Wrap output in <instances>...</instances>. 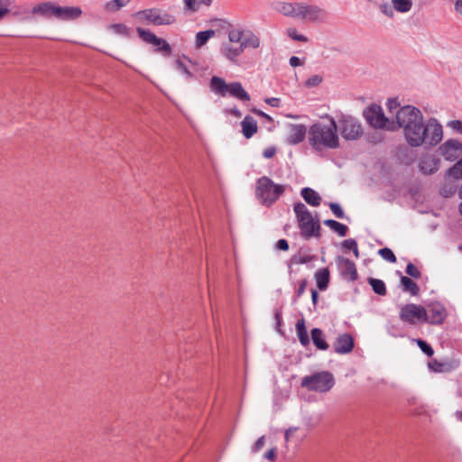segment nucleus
<instances>
[{
	"instance_id": "nucleus-19",
	"label": "nucleus",
	"mask_w": 462,
	"mask_h": 462,
	"mask_svg": "<svg viewBox=\"0 0 462 462\" xmlns=\"http://www.w3.org/2000/svg\"><path fill=\"white\" fill-rule=\"evenodd\" d=\"M56 7L54 2H42L32 7V14L46 19L55 18Z\"/></svg>"
},
{
	"instance_id": "nucleus-33",
	"label": "nucleus",
	"mask_w": 462,
	"mask_h": 462,
	"mask_svg": "<svg viewBox=\"0 0 462 462\" xmlns=\"http://www.w3.org/2000/svg\"><path fill=\"white\" fill-rule=\"evenodd\" d=\"M401 284L403 291L410 292L413 296L418 294L419 287L411 278L402 276Z\"/></svg>"
},
{
	"instance_id": "nucleus-11",
	"label": "nucleus",
	"mask_w": 462,
	"mask_h": 462,
	"mask_svg": "<svg viewBox=\"0 0 462 462\" xmlns=\"http://www.w3.org/2000/svg\"><path fill=\"white\" fill-rule=\"evenodd\" d=\"M400 319L411 325L425 322L426 309L413 303L406 304L401 309Z\"/></svg>"
},
{
	"instance_id": "nucleus-21",
	"label": "nucleus",
	"mask_w": 462,
	"mask_h": 462,
	"mask_svg": "<svg viewBox=\"0 0 462 462\" xmlns=\"http://www.w3.org/2000/svg\"><path fill=\"white\" fill-rule=\"evenodd\" d=\"M228 85L222 78L217 76H213L209 81L210 90L221 97H225L227 94Z\"/></svg>"
},
{
	"instance_id": "nucleus-42",
	"label": "nucleus",
	"mask_w": 462,
	"mask_h": 462,
	"mask_svg": "<svg viewBox=\"0 0 462 462\" xmlns=\"http://www.w3.org/2000/svg\"><path fill=\"white\" fill-rule=\"evenodd\" d=\"M416 342H417L418 346L427 356H433L434 350L426 341H424L422 339H416Z\"/></svg>"
},
{
	"instance_id": "nucleus-35",
	"label": "nucleus",
	"mask_w": 462,
	"mask_h": 462,
	"mask_svg": "<svg viewBox=\"0 0 462 462\" xmlns=\"http://www.w3.org/2000/svg\"><path fill=\"white\" fill-rule=\"evenodd\" d=\"M393 7L399 13H407L412 7V0H392Z\"/></svg>"
},
{
	"instance_id": "nucleus-30",
	"label": "nucleus",
	"mask_w": 462,
	"mask_h": 462,
	"mask_svg": "<svg viewBox=\"0 0 462 462\" xmlns=\"http://www.w3.org/2000/svg\"><path fill=\"white\" fill-rule=\"evenodd\" d=\"M324 225L328 226L334 232H336L339 236H346L347 233V226L342 223H339L333 219H327L324 221Z\"/></svg>"
},
{
	"instance_id": "nucleus-26",
	"label": "nucleus",
	"mask_w": 462,
	"mask_h": 462,
	"mask_svg": "<svg viewBox=\"0 0 462 462\" xmlns=\"http://www.w3.org/2000/svg\"><path fill=\"white\" fill-rule=\"evenodd\" d=\"M315 280L318 288L320 291H325L329 282V271L328 268H322L316 272L315 273Z\"/></svg>"
},
{
	"instance_id": "nucleus-43",
	"label": "nucleus",
	"mask_w": 462,
	"mask_h": 462,
	"mask_svg": "<svg viewBox=\"0 0 462 462\" xmlns=\"http://www.w3.org/2000/svg\"><path fill=\"white\" fill-rule=\"evenodd\" d=\"M287 34L289 37H291L294 41L302 42H308V38L303 34H300L297 32V30L294 28H289L287 30Z\"/></svg>"
},
{
	"instance_id": "nucleus-52",
	"label": "nucleus",
	"mask_w": 462,
	"mask_h": 462,
	"mask_svg": "<svg viewBox=\"0 0 462 462\" xmlns=\"http://www.w3.org/2000/svg\"><path fill=\"white\" fill-rule=\"evenodd\" d=\"M275 247L278 250L287 251L289 249V243L286 239H280L277 241Z\"/></svg>"
},
{
	"instance_id": "nucleus-28",
	"label": "nucleus",
	"mask_w": 462,
	"mask_h": 462,
	"mask_svg": "<svg viewBox=\"0 0 462 462\" xmlns=\"http://www.w3.org/2000/svg\"><path fill=\"white\" fill-rule=\"evenodd\" d=\"M136 32L138 33V36L146 43L148 44H153V43H160V38L157 37L152 32L147 29H143L141 27L136 28Z\"/></svg>"
},
{
	"instance_id": "nucleus-10",
	"label": "nucleus",
	"mask_w": 462,
	"mask_h": 462,
	"mask_svg": "<svg viewBox=\"0 0 462 462\" xmlns=\"http://www.w3.org/2000/svg\"><path fill=\"white\" fill-rule=\"evenodd\" d=\"M328 13L325 9L315 5L300 3L298 9V19L310 23H324L328 19Z\"/></svg>"
},
{
	"instance_id": "nucleus-57",
	"label": "nucleus",
	"mask_w": 462,
	"mask_h": 462,
	"mask_svg": "<svg viewBox=\"0 0 462 462\" xmlns=\"http://www.w3.org/2000/svg\"><path fill=\"white\" fill-rule=\"evenodd\" d=\"M306 286H307V281L306 280H302L300 282L299 288H298V290L296 291V296L297 297H300L304 293V291L306 290Z\"/></svg>"
},
{
	"instance_id": "nucleus-56",
	"label": "nucleus",
	"mask_w": 462,
	"mask_h": 462,
	"mask_svg": "<svg viewBox=\"0 0 462 462\" xmlns=\"http://www.w3.org/2000/svg\"><path fill=\"white\" fill-rule=\"evenodd\" d=\"M298 430V428L297 427H291V428H289L286 431H285V435H284V438H285V440L288 442L291 439L293 434Z\"/></svg>"
},
{
	"instance_id": "nucleus-53",
	"label": "nucleus",
	"mask_w": 462,
	"mask_h": 462,
	"mask_svg": "<svg viewBox=\"0 0 462 462\" xmlns=\"http://www.w3.org/2000/svg\"><path fill=\"white\" fill-rule=\"evenodd\" d=\"M276 149L273 146L268 147L263 150V156L266 159H271L274 156Z\"/></svg>"
},
{
	"instance_id": "nucleus-40",
	"label": "nucleus",
	"mask_w": 462,
	"mask_h": 462,
	"mask_svg": "<svg viewBox=\"0 0 462 462\" xmlns=\"http://www.w3.org/2000/svg\"><path fill=\"white\" fill-rule=\"evenodd\" d=\"M176 69L179 70L181 74H183L187 79H192L194 78L193 74L189 71L187 65L181 60H177L176 61Z\"/></svg>"
},
{
	"instance_id": "nucleus-34",
	"label": "nucleus",
	"mask_w": 462,
	"mask_h": 462,
	"mask_svg": "<svg viewBox=\"0 0 462 462\" xmlns=\"http://www.w3.org/2000/svg\"><path fill=\"white\" fill-rule=\"evenodd\" d=\"M368 283L371 285L374 293L384 296L386 294V286L383 281L376 278H369Z\"/></svg>"
},
{
	"instance_id": "nucleus-5",
	"label": "nucleus",
	"mask_w": 462,
	"mask_h": 462,
	"mask_svg": "<svg viewBox=\"0 0 462 462\" xmlns=\"http://www.w3.org/2000/svg\"><path fill=\"white\" fill-rule=\"evenodd\" d=\"M295 212L300 235L305 239H310L313 236L319 237L320 236V225L319 219L314 220L311 213L308 208L301 202L296 203L293 207Z\"/></svg>"
},
{
	"instance_id": "nucleus-50",
	"label": "nucleus",
	"mask_w": 462,
	"mask_h": 462,
	"mask_svg": "<svg viewBox=\"0 0 462 462\" xmlns=\"http://www.w3.org/2000/svg\"><path fill=\"white\" fill-rule=\"evenodd\" d=\"M448 126L450 127L452 130L462 134V121L460 120H452L448 123Z\"/></svg>"
},
{
	"instance_id": "nucleus-36",
	"label": "nucleus",
	"mask_w": 462,
	"mask_h": 462,
	"mask_svg": "<svg viewBox=\"0 0 462 462\" xmlns=\"http://www.w3.org/2000/svg\"><path fill=\"white\" fill-rule=\"evenodd\" d=\"M446 176L454 180H462V158L448 170Z\"/></svg>"
},
{
	"instance_id": "nucleus-32",
	"label": "nucleus",
	"mask_w": 462,
	"mask_h": 462,
	"mask_svg": "<svg viewBox=\"0 0 462 462\" xmlns=\"http://www.w3.org/2000/svg\"><path fill=\"white\" fill-rule=\"evenodd\" d=\"M313 260H314L313 255H310L308 254L298 253L291 257L288 265H289V268L291 269L292 265L308 263Z\"/></svg>"
},
{
	"instance_id": "nucleus-9",
	"label": "nucleus",
	"mask_w": 462,
	"mask_h": 462,
	"mask_svg": "<svg viewBox=\"0 0 462 462\" xmlns=\"http://www.w3.org/2000/svg\"><path fill=\"white\" fill-rule=\"evenodd\" d=\"M342 137L346 140H357L363 134V129L358 120L350 116H343L338 120V126Z\"/></svg>"
},
{
	"instance_id": "nucleus-15",
	"label": "nucleus",
	"mask_w": 462,
	"mask_h": 462,
	"mask_svg": "<svg viewBox=\"0 0 462 462\" xmlns=\"http://www.w3.org/2000/svg\"><path fill=\"white\" fill-rule=\"evenodd\" d=\"M440 160L433 154L424 155L420 162L419 169L425 175H431L435 173L439 168Z\"/></svg>"
},
{
	"instance_id": "nucleus-51",
	"label": "nucleus",
	"mask_w": 462,
	"mask_h": 462,
	"mask_svg": "<svg viewBox=\"0 0 462 462\" xmlns=\"http://www.w3.org/2000/svg\"><path fill=\"white\" fill-rule=\"evenodd\" d=\"M264 443H265V437L264 436H262L260 437L254 443V447L252 448V451L254 453H256L258 452L263 446H264Z\"/></svg>"
},
{
	"instance_id": "nucleus-23",
	"label": "nucleus",
	"mask_w": 462,
	"mask_h": 462,
	"mask_svg": "<svg viewBox=\"0 0 462 462\" xmlns=\"http://www.w3.org/2000/svg\"><path fill=\"white\" fill-rule=\"evenodd\" d=\"M300 195L303 199L312 207H318L321 202V197L311 188H303L300 191Z\"/></svg>"
},
{
	"instance_id": "nucleus-48",
	"label": "nucleus",
	"mask_w": 462,
	"mask_h": 462,
	"mask_svg": "<svg viewBox=\"0 0 462 462\" xmlns=\"http://www.w3.org/2000/svg\"><path fill=\"white\" fill-rule=\"evenodd\" d=\"M322 81V78L319 75H313L310 78H309L306 82L305 86L307 88H314L319 85Z\"/></svg>"
},
{
	"instance_id": "nucleus-14",
	"label": "nucleus",
	"mask_w": 462,
	"mask_h": 462,
	"mask_svg": "<svg viewBox=\"0 0 462 462\" xmlns=\"http://www.w3.org/2000/svg\"><path fill=\"white\" fill-rule=\"evenodd\" d=\"M439 151L445 160L453 162L462 154V143L449 139L440 145Z\"/></svg>"
},
{
	"instance_id": "nucleus-12",
	"label": "nucleus",
	"mask_w": 462,
	"mask_h": 462,
	"mask_svg": "<svg viewBox=\"0 0 462 462\" xmlns=\"http://www.w3.org/2000/svg\"><path fill=\"white\" fill-rule=\"evenodd\" d=\"M336 263L338 272L344 280L354 282L357 279V270L353 261L343 256H337Z\"/></svg>"
},
{
	"instance_id": "nucleus-63",
	"label": "nucleus",
	"mask_w": 462,
	"mask_h": 462,
	"mask_svg": "<svg viewBox=\"0 0 462 462\" xmlns=\"http://www.w3.org/2000/svg\"><path fill=\"white\" fill-rule=\"evenodd\" d=\"M318 297H319V295H318L317 291L314 289L311 290V300H312V302L314 305L317 304Z\"/></svg>"
},
{
	"instance_id": "nucleus-41",
	"label": "nucleus",
	"mask_w": 462,
	"mask_h": 462,
	"mask_svg": "<svg viewBox=\"0 0 462 462\" xmlns=\"http://www.w3.org/2000/svg\"><path fill=\"white\" fill-rule=\"evenodd\" d=\"M378 254L381 255L382 258H383L385 261H387L389 263L396 262V257H395L393 252L388 247L380 249Z\"/></svg>"
},
{
	"instance_id": "nucleus-39",
	"label": "nucleus",
	"mask_w": 462,
	"mask_h": 462,
	"mask_svg": "<svg viewBox=\"0 0 462 462\" xmlns=\"http://www.w3.org/2000/svg\"><path fill=\"white\" fill-rule=\"evenodd\" d=\"M156 49L155 51L165 53L166 55H169L171 51V47L168 43V42L162 38H160V43H153L152 44Z\"/></svg>"
},
{
	"instance_id": "nucleus-24",
	"label": "nucleus",
	"mask_w": 462,
	"mask_h": 462,
	"mask_svg": "<svg viewBox=\"0 0 462 462\" xmlns=\"http://www.w3.org/2000/svg\"><path fill=\"white\" fill-rule=\"evenodd\" d=\"M300 5V3H281L278 5V11L286 16L298 19Z\"/></svg>"
},
{
	"instance_id": "nucleus-18",
	"label": "nucleus",
	"mask_w": 462,
	"mask_h": 462,
	"mask_svg": "<svg viewBox=\"0 0 462 462\" xmlns=\"http://www.w3.org/2000/svg\"><path fill=\"white\" fill-rule=\"evenodd\" d=\"M306 134L307 128L305 125L300 124L290 125L286 142L292 145L298 144L305 139Z\"/></svg>"
},
{
	"instance_id": "nucleus-49",
	"label": "nucleus",
	"mask_w": 462,
	"mask_h": 462,
	"mask_svg": "<svg viewBox=\"0 0 462 462\" xmlns=\"http://www.w3.org/2000/svg\"><path fill=\"white\" fill-rule=\"evenodd\" d=\"M185 8L189 12H197L199 8L198 0H183Z\"/></svg>"
},
{
	"instance_id": "nucleus-3",
	"label": "nucleus",
	"mask_w": 462,
	"mask_h": 462,
	"mask_svg": "<svg viewBox=\"0 0 462 462\" xmlns=\"http://www.w3.org/2000/svg\"><path fill=\"white\" fill-rule=\"evenodd\" d=\"M328 123L317 122L308 132L309 143L316 152L337 149L340 145L337 124L332 116H326Z\"/></svg>"
},
{
	"instance_id": "nucleus-1",
	"label": "nucleus",
	"mask_w": 462,
	"mask_h": 462,
	"mask_svg": "<svg viewBox=\"0 0 462 462\" xmlns=\"http://www.w3.org/2000/svg\"><path fill=\"white\" fill-rule=\"evenodd\" d=\"M396 130L402 128L407 143L411 147L422 144L437 145L442 139V125L435 118L423 122L421 111L413 106H403L395 113Z\"/></svg>"
},
{
	"instance_id": "nucleus-8",
	"label": "nucleus",
	"mask_w": 462,
	"mask_h": 462,
	"mask_svg": "<svg viewBox=\"0 0 462 462\" xmlns=\"http://www.w3.org/2000/svg\"><path fill=\"white\" fill-rule=\"evenodd\" d=\"M364 116L367 123L377 129H385L395 131L396 125L394 121H390L383 114V109L378 105H371L364 110Z\"/></svg>"
},
{
	"instance_id": "nucleus-4",
	"label": "nucleus",
	"mask_w": 462,
	"mask_h": 462,
	"mask_svg": "<svg viewBox=\"0 0 462 462\" xmlns=\"http://www.w3.org/2000/svg\"><path fill=\"white\" fill-rule=\"evenodd\" d=\"M286 185L276 184L269 177L263 176L256 181L255 195L262 205L272 206L285 191Z\"/></svg>"
},
{
	"instance_id": "nucleus-44",
	"label": "nucleus",
	"mask_w": 462,
	"mask_h": 462,
	"mask_svg": "<svg viewBox=\"0 0 462 462\" xmlns=\"http://www.w3.org/2000/svg\"><path fill=\"white\" fill-rule=\"evenodd\" d=\"M429 368L435 373H442L445 371L446 365L437 360H432L428 364Z\"/></svg>"
},
{
	"instance_id": "nucleus-29",
	"label": "nucleus",
	"mask_w": 462,
	"mask_h": 462,
	"mask_svg": "<svg viewBox=\"0 0 462 462\" xmlns=\"http://www.w3.org/2000/svg\"><path fill=\"white\" fill-rule=\"evenodd\" d=\"M216 35V31L215 30H206V31H202V32H199L197 34H196V37H195V45L197 48H201L202 46H204L208 41L214 37Z\"/></svg>"
},
{
	"instance_id": "nucleus-27",
	"label": "nucleus",
	"mask_w": 462,
	"mask_h": 462,
	"mask_svg": "<svg viewBox=\"0 0 462 462\" xmlns=\"http://www.w3.org/2000/svg\"><path fill=\"white\" fill-rule=\"evenodd\" d=\"M296 333L300 344L303 346H306L310 344V337L308 335V331L305 326L304 319H300L296 322Z\"/></svg>"
},
{
	"instance_id": "nucleus-64",
	"label": "nucleus",
	"mask_w": 462,
	"mask_h": 462,
	"mask_svg": "<svg viewBox=\"0 0 462 462\" xmlns=\"http://www.w3.org/2000/svg\"><path fill=\"white\" fill-rule=\"evenodd\" d=\"M199 6L200 5H206L209 6L212 3V0H198Z\"/></svg>"
},
{
	"instance_id": "nucleus-31",
	"label": "nucleus",
	"mask_w": 462,
	"mask_h": 462,
	"mask_svg": "<svg viewBox=\"0 0 462 462\" xmlns=\"http://www.w3.org/2000/svg\"><path fill=\"white\" fill-rule=\"evenodd\" d=\"M131 0H110L105 3L104 10L107 13H116L126 6Z\"/></svg>"
},
{
	"instance_id": "nucleus-59",
	"label": "nucleus",
	"mask_w": 462,
	"mask_h": 462,
	"mask_svg": "<svg viewBox=\"0 0 462 462\" xmlns=\"http://www.w3.org/2000/svg\"><path fill=\"white\" fill-rule=\"evenodd\" d=\"M264 458L270 460V461H273L274 458H275V449L274 448H271L270 450H268L265 454H264Z\"/></svg>"
},
{
	"instance_id": "nucleus-38",
	"label": "nucleus",
	"mask_w": 462,
	"mask_h": 462,
	"mask_svg": "<svg viewBox=\"0 0 462 462\" xmlns=\"http://www.w3.org/2000/svg\"><path fill=\"white\" fill-rule=\"evenodd\" d=\"M342 246L344 249L346 250H351L353 251L355 256L356 258L359 257V251H358V247H357V243L355 239H346L342 242Z\"/></svg>"
},
{
	"instance_id": "nucleus-2",
	"label": "nucleus",
	"mask_w": 462,
	"mask_h": 462,
	"mask_svg": "<svg viewBox=\"0 0 462 462\" xmlns=\"http://www.w3.org/2000/svg\"><path fill=\"white\" fill-rule=\"evenodd\" d=\"M226 33L227 41L221 43L219 52L221 56L234 64L238 62L239 57L245 50L260 47V38L251 30L231 27Z\"/></svg>"
},
{
	"instance_id": "nucleus-6",
	"label": "nucleus",
	"mask_w": 462,
	"mask_h": 462,
	"mask_svg": "<svg viewBox=\"0 0 462 462\" xmlns=\"http://www.w3.org/2000/svg\"><path fill=\"white\" fill-rule=\"evenodd\" d=\"M134 16L143 23L155 26L171 25L176 22L173 14L155 7L138 11L134 14Z\"/></svg>"
},
{
	"instance_id": "nucleus-37",
	"label": "nucleus",
	"mask_w": 462,
	"mask_h": 462,
	"mask_svg": "<svg viewBox=\"0 0 462 462\" xmlns=\"http://www.w3.org/2000/svg\"><path fill=\"white\" fill-rule=\"evenodd\" d=\"M114 33L129 37L130 36V29L124 23H113L108 26Z\"/></svg>"
},
{
	"instance_id": "nucleus-45",
	"label": "nucleus",
	"mask_w": 462,
	"mask_h": 462,
	"mask_svg": "<svg viewBox=\"0 0 462 462\" xmlns=\"http://www.w3.org/2000/svg\"><path fill=\"white\" fill-rule=\"evenodd\" d=\"M380 11L387 17L389 18H393V15H394V13H393V5H389L388 3H383V4H381L380 6Z\"/></svg>"
},
{
	"instance_id": "nucleus-16",
	"label": "nucleus",
	"mask_w": 462,
	"mask_h": 462,
	"mask_svg": "<svg viewBox=\"0 0 462 462\" xmlns=\"http://www.w3.org/2000/svg\"><path fill=\"white\" fill-rule=\"evenodd\" d=\"M82 10L79 6H60L57 5L55 19L60 21H73L80 17Z\"/></svg>"
},
{
	"instance_id": "nucleus-58",
	"label": "nucleus",
	"mask_w": 462,
	"mask_h": 462,
	"mask_svg": "<svg viewBox=\"0 0 462 462\" xmlns=\"http://www.w3.org/2000/svg\"><path fill=\"white\" fill-rule=\"evenodd\" d=\"M289 63L291 67H298L302 65V61L297 56H292L289 60Z\"/></svg>"
},
{
	"instance_id": "nucleus-17",
	"label": "nucleus",
	"mask_w": 462,
	"mask_h": 462,
	"mask_svg": "<svg viewBox=\"0 0 462 462\" xmlns=\"http://www.w3.org/2000/svg\"><path fill=\"white\" fill-rule=\"evenodd\" d=\"M333 347L340 355L350 353L354 348V339L349 334H341L337 337Z\"/></svg>"
},
{
	"instance_id": "nucleus-62",
	"label": "nucleus",
	"mask_w": 462,
	"mask_h": 462,
	"mask_svg": "<svg viewBox=\"0 0 462 462\" xmlns=\"http://www.w3.org/2000/svg\"><path fill=\"white\" fill-rule=\"evenodd\" d=\"M8 12V5H2V6H0V20H2Z\"/></svg>"
},
{
	"instance_id": "nucleus-13",
	"label": "nucleus",
	"mask_w": 462,
	"mask_h": 462,
	"mask_svg": "<svg viewBox=\"0 0 462 462\" xmlns=\"http://www.w3.org/2000/svg\"><path fill=\"white\" fill-rule=\"evenodd\" d=\"M446 317L447 310L445 307L439 302L431 303L426 309L425 322L432 325H439L444 322Z\"/></svg>"
},
{
	"instance_id": "nucleus-22",
	"label": "nucleus",
	"mask_w": 462,
	"mask_h": 462,
	"mask_svg": "<svg viewBox=\"0 0 462 462\" xmlns=\"http://www.w3.org/2000/svg\"><path fill=\"white\" fill-rule=\"evenodd\" d=\"M241 126L243 135L246 139L251 138L254 134H256L258 130L256 120L250 116H245V118L241 122Z\"/></svg>"
},
{
	"instance_id": "nucleus-55",
	"label": "nucleus",
	"mask_w": 462,
	"mask_h": 462,
	"mask_svg": "<svg viewBox=\"0 0 462 462\" xmlns=\"http://www.w3.org/2000/svg\"><path fill=\"white\" fill-rule=\"evenodd\" d=\"M265 102L273 106V107H279L281 105V99L278 97H269L265 99Z\"/></svg>"
},
{
	"instance_id": "nucleus-54",
	"label": "nucleus",
	"mask_w": 462,
	"mask_h": 462,
	"mask_svg": "<svg viewBox=\"0 0 462 462\" xmlns=\"http://www.w3.org/2000/svg\"><path fill=\"white\" fill-rule=\"evenodd\" d=\"M386 106L387 108L392 112L393 110L397 109L400 104L396 98H392L387 101Z\"/></svg>"
},
{
	"instance_id": "nucleus-46",
	"label": "nucleus",
	"mask_w": 462,
	"mask_h": 462,
	"mask_svg": "<svg viewBox=\"0 0 462 462\" xmlns=\"http://www.w3.org/2000/svg\"><path fill=\"white\" fill-rule=\"evenodd\" d=\"M329 208H330L331 211L333 212V214L337 218H343L344 217V216H345L344 210L342 209V208L340 207L339 204L335 203V202H330L329 203Z\"/></svg>"
},
{
	"instance_id": "nucleus-47",
	"label": "nucleus",
	"mask_w": 462,
	"mask_h": 462,
	"mask_svg": "<svg viewBox=\"0 0 462 462\" xmlns=\"http://www.w3.org/2000/svg\"><path fill=\"white\" fill-rule=\"evenodd\" d=\"M406 273L411 277L418 279L420 277V272L418 270V268L411 263H409L406 266Z\"/></svg>"
},
{
	"instance_id": "nucleus-61",
	"label": "nucleus",
	"mask_w": 462,
	"mask_h": 462,
	"mask_svg": "<svg viewBox=\"0 0 462 462\" xmlns=\"http://www.w3.org/2000/svg\"><path fill=\"white\" fill-rule=\"evenodd\" d=\"M454 8L458 14L462 15V0H456Z\"/></svg>"
},
{
	"instance_id": "nucleus-60",
	"label": "nucleus",
	"mask_w": 462,
	"mask_h": 462,
	"mask_svg": "<svg viewBox=\"0 0 462 462\" xmlns=\"http://www.w3.org/2000/svg\"><path fill=\"white\" fill-rule=\"evenodd\" d=\"M228 113L236 116V118H240L242 116L241 111L236 107H232L228 110Z\"/></svg>"
},
{
	"instance_id": "nucleus-20",
	"label": "nucleus",
	"mask_w": 462,
	"mask_h": 462,
	"mask_svg": "<svg viewBox=\"0 0 462 462\" xmlns=\"http://www.w3.org/2000/svg\"><path fill=\"white\" fill-rule=\"evenodd\" d=\"M228 91L227 93L236 98L239 101L242 102H248L250 101V96L249 94L245 90L242 84L238 81H235L232 83H229L228 85Z\"/></svg>"
},
{
	"instance_id": "nucleus-7",
	"label": "nucleus",
	"mask_w": 462,
	"mask_h": 462,
	"mask_svg": "<svg viewBox=\"0 0 462 462\" xmlns=\"http://www.w3.org/2000/svg\"><path fill=\"white\" fill-rule=\"evenodd\" d=\"M335 384L333 374L328 371L318 372L310 375H307L301 380V386L309 391L318 393H327Z\"/></svg>"
},
{
	"instance_id": "nucleus-25",
	"label": "nucleus",
	"mask_w": 462,
	"mask_h": 462,
	"mask_svg": "<svg viewBox=\"0 0 462 462\" xmlns=\"http://www.w3.org/2000/svg\"><path fill=\"white\" fill-rule=\"evenodd\" d=\"M310 333L312 342L318 349L327 350L328 348V344L325 340L323 331L320 328H312Z\"/></svg>"
}]
</instances>
